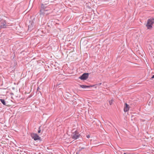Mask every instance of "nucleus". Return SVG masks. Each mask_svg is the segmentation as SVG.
<instances>
[{"label":"nucleus","mask_w":154,"mask_h":154,"mask_svg":"<svg viewBox=\"0 0 154 154\" xmlns=\"http://www.w3.org/2000/svg\"><path fill=\"white\" fill-rule=\"evenodd\" d=\"M48 2L42 4L41 8L40 11L41 14L44 15H47L48 14Z\"/></svg>","instance_id":"f257e3e1"},{"label":"nucleus","mask_w":154,"mask_h":154,"mask_svg":"<svg viewBox=\"0 0 154 154\" xmlns=\"http://www.w3.org/2000/svg\"><path fill=\"white\" fill-rule=\"evenodd\" d=\"M154 23V18L149 19L147 22L146 26L147 29H151L152 28L153 24Z\"/></svg>","instance_id":"f03ea898"},{"label":"nucleus","mask_w":154,"mask_h":154,"mask_svg":"<svg viewBox=\"0 0 154 154\" xmlns=\"http://www.w3.org/2000/svg\"><path fill=\"white\" fill-rule=\"evenodd\" d=\"M80 134L78 131H76L74 133H73L72 135V138L76 140L79 137Z\"/></svg>","instance_id":"7ed1b4c3"},{"label":"nucleus","mask_w":154,"mask_h":154,"mask_svg":"<svg viewBox=\"0 0 154 154\" xmlns=\"http://www.w3.org/2000/svg\"><path fill=\"white\" fill-rule=\"evenodd\" d=\"M31 136L35 140H41V137L36 134L32 133L31 134Z\"/></svg>","instance_id":"20e7f679"},{"label":"nucleus","mask_w":154,"mask_h":154,"mask_svg":"<svg viewBox=\"0 0 154 154\" xmlns=\"http://www.w3.org/2000/svg\"><path fill=\"white\" fill-rule=\"evenodd\" d=\"M8 25L7 24L6 21L4 20H2L1 22L0 27L1 28H5L7 27Z\"/></svg>","instance_id":"39448f33"},{"label":"nucleus","mask_w":154,"mask_h":154,"mask_svg":"<svg viewBox=\"0 0 154 154\" xmlns=\"http://www.w3.org/2000/svg\"><path fill=\"white\" fill-rule=\"evenodd\" d=\"M88 73H84L82 75L79 77V78L81 80H86L88 77Z\"/></svg>","instance_id":"423d86ee"},{"label":"nucleus","mask_w":154,"mask_h":154,"mask_svg":"<svg viewBox=\"0 0 154 154\" xmlns=\"http://www.w3.org/2000/svg\"><path fill=\"white\" fill-rule=\"evenodd\" d=\"M129 109V106L127 103H125V107L124 110L125 112L128 111Z\"/></svg>","instance_id":"0eeeda50"},{"label":"nucleus","mask_w":154,"mask_h":154,"mask_svg":"<svg viewBox=\"0 0 154 154\" xmlns=\"http://www.w3.org/2000/svg\"><path fill=\"white\" fill-rule=\"evenodd\" d=\"M92 85L87 86L85 85H80V87L83 88H89L92 87Z\"/></svg>","instance_id":"6e6552de"},{"label":"nucleus","mask_w":154,"mask_h":154,"mask_svg":"<svg viewBox=\"0 0 154 154\" xmlns=\"http://www.w3.org/2000/svg\"><path fill=\"white\" fill-rule=\"evenodd\" d=\"M0 101L3 105L5 106L6 105V102L5 100L3 99H0Z\"/></svg>","instance_id":"1a4fd4ad"},{"label":"nucleus","mask_w":154,"mask_h":154,"mask_svg":"<svg viewBox=\"0 0 154 154\" xmlns=\"http://www.w3.org/2000/svg\"><path fill=\"white\" fill-rule=\"evenodd\" d=\"M32 24H31V25H29L28 26V30H31L32 28H33V26H32Z\"/></svg>","instance_id":"9d476101"},{"label":"nucleus","mask_w":154,"mask_h":154,"mask_svg":"<svg viewBox=\"0 0 154 154\" xmlns=\"http://www.w3.org/2000/svg\"><path fill=\"white\" fill-rule=\"evenodd\" d=\"M113 100H110L109 101V103L110 105H111L112 103L113 102Z\"/></svg>","instance_id":"9b49d317"},{"label":"nucleus","mask_w":154,"mask_h":154,"mask_svg":"<svg viewBox=\"0 0 154 154\" xmlns=\"http://www.w3.org/2000/svg\"><path fill=\"white\" fill-rule=\"evenodd\" d=\"M40 127H41V126L39 127L38 130V133H40L41 132V128H40Z\"/></svg>","instance_id":"f8f14e48"},{"label":"nucleus","mask_w":154,"mask_h":154,"mask_svg":"<svg viewBox=\"0 0 154 154\" xmlns=\"http://www.w3.org/2000/svg\"><path fill=\"white\" fill-rule=\"evenodd\" d=\"M152 104V102H151V101H150L149 102V103H148V105H149V106H150V105H151V104Z\"/></svg>","instance_id":"ddd939ff"},{"label":"nucleus","mask_w":154,"mask_h":154,"mask_svg":"<svg viewBox=\"0 0 154 154\" xmlns=\"http://www.w3.org/2000/svg\"><path fill=\"white\" fill-rule=\"evenodd\" d=\"M86 137L87 138H90V136L89 135H87Z\"/></svg>","instance_id":"4468645a"},{"label":"nucleus","mask_w":154,"mask_h":154,"mask_svg":"<svg viewBox=\"0 0 154 154\" xmlns=\"http://www.w3.org/2000/svg\"><path fill=\"white\" fill-rule=\"evenodd\" d=\"M124 154H134V153H131V154H130H130H127V153H126L125 152V153H124Z\"/></svg>","instance_id":"2eb2a0df"},{"label":"nucleus","mask_w":154,"mask_h":154,"mask_svg":"<svg viewBox=\"0 0 154 154\" xmlns=\"http://www.w3.org/2000/svg\"><path fill=\"white\" fill-rule=\"evenodd\" d=\"M152 78H154V75H153L152 76Z\"/></svg>","instance_id":"dca6fc26"},{"label":"nucleus","mask_w":154,"mask_h":154,"mask_svg":"<svg viewBox=\"0 0 154 154\" xmlns=\"http://www.w3.org/2000/svg\"><path fill=\"white\" fill-rule=\"evenodd\" d=\"M101 84V83H99L98 85H100Z\"/></svg>","instance_id":"f3484780"},{"label":"nucleus","mask_w":154,"mask_h":154,"mask_svg":"<svg viewBox=\"0 0 154 154\" xmlns=\"http://www.w3.org/2000/svg\"><path fill=\"white\" fill-rule=\"evenodd\" d=\"M49 154H52V153H49Z\"/></svg>","instance_id":"a211bd4d"},{"label":"nucleus","mask_w":154,"mask_h":154,"mask_svg":"<svg viewBox=\"0 0 154 154\" xmlns=\"http://www.w3.org/2000/svg\"><path fill=\"white\" fill-rule=\"evenodd\" d=\"M39 89V88L38 87L37 89V90H38V89Z\"/></svg>","instance_id":"6ab92c4d"},{"label":"nucleus","mask_w":154,"mask_h":154,"mask_svg":"<svg viewBox=\"0 0 154 154\" xmlns=\"http://www.w3.org/2000/svg\"><path fill=\"white\" fill-rule=\"evenodd\" d=\"M81 42H81H81H80V44H81Z\"/></svg>","instance_id":"aec40b11"},{"label":"nucleus","mask_w":154,"mask_h":154,"mask_svg":"<svg viewBox=\"0 0 154 154\" xmlns=\"http://www.w3.org/2000/svg\"><path fill=\"white\" fill-rule=\"evenodd\" d=\"M47 148L48 149V147H47Z\"/></svg>","instance_id":"412c9836"}]
</instances>
